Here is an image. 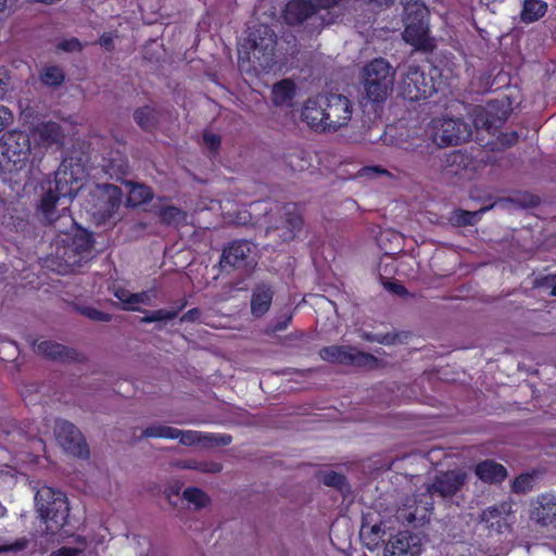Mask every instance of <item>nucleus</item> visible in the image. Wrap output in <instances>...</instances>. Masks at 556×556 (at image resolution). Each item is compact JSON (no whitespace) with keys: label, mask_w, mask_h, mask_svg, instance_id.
I'll list each match as a JSON object with an SVG mask.
<instances>
[{"label":"nucleus","mask_w":556,"mask_h":556,"mask_svg":"<svg viewBox=\"0 0 556 556\" xmlns=\"http://www.w3.org/2000/svg\"><path fill=\"white\" fill-rule=\"evenodd\" d=\"M181 498L187 508L192 510L203 509L211 504L210 495L197 486L186 488L181 493Z\"/></svg>","instance_id":"5701e85b"},{"label":"nucleus","mask_w":556,"mask_h":556,"mask_svg":"<svg viewBox=\"0 0 556 556\" xmlns=\"http://www.w3.org/2000/svg\"><path fill=\"white\" fill-rule=\"evenodd\" d=\"M33 137L40 146L49 147L52 144H61L64 134L58 123L47 122L35 127Z\"/></svg>","instance_id":"a211bd4d"},{"label":"nucleus","mask_w":556,"mask_h":556,"mask_svg":"<svg viewBox=\"0 0 556 556\" xmlns=\"http://www.w3.org/2000/svg\"><path fill=\"white\" fill-rule=\"evenodd\" d=\"M176 428L163 424H153L142 430V438L174 439Z\"/></svg>","instance_id":"2f4dec72"},{"label":"nucleus","mask_w":556,"mask_h":556,"mask_svg":"<svg viewBox=\"0 0 556 556\" xmlns=\"http://www.w3.org/2000/svg\"><path fill=\"white\" fill-rule=\"evenodd\" d=\"M253 245L247 240H236L224 249L220 266L223 269L241 268L252 265Z\"/></svg>","instance_id":"2eb2a0df"},{"label":"nucleus","mask_w":556,"mask_h":556,"mask_svg":"<svg viewBox=\"0 0 556 556\" xmlns=\"http://www.w3.org/2000/svg\"><path fill=\"white\" fill-rule=\"evenodd\" d=\"M174 439L179 440V442L186 446H205V433L195 430H180L176 428V435Z\"/></svg>","instance_id":"7c9ffc66"},{"label":"nucleus","mask_w":556,"mask_h":556,"mask_svg":"<svg viewBox=\"0 0 556 556\" xmlns=\"http://www.w3.org/2000/svg\"><path fill=\"white\" fill-rule=\"evenodd\" d=\"M80 554L81 549L79 548L64 546L53 552L50 556H79Z\"/></svg>","instance_id":"603ef678"},{"label":"nucleus","mask_w":556,"mask_h":556,"mask_svg":"<svg viewBox=\"0 0 556 556\" xmlns=\"http://www.w3.org/2000/svg\"><path fill=\"white\" fill-rule=\"evenodd\" d=\"M185 217V213L176 206H165L160 211V218L166 224H178Z\"/></svg>","instance_id":"e433bc0d"},{"label":"nucleus","mask_w":556,"mask_h":556,"mask_svg":"<svg viewBox=\"0 0 556 556\" xmlns=\"http://www.w3.org/2000/svg\"><path fill=\"white\" fill-rule=\"evenodd\" d=\"M13 122L12 112L4 105H0V132Z\"/></svg>","instance_id":"a18cd8bd"},{"label":"nucleus","mask_w":556,"mask_h":556,"mask_svg":"<svg viewBox=\"0 0 556 556\" xmlns=\"http://www.w3.org/2000/svg\"><path fill=\"white\" fill-rule=\"evenodd\" d=\"M362 338L368 342H377V343H378V340H380L379 334H375V333H370V332H364L362 334Z\"/></svg>","instance_id":"13d9d810"},{"label":"nucleus","mask_w":556,"mask_h":556,"mask_svg":"<svg viewBox=\"0 0 556 556\" xmlns=\"http://www.w3.org/2000/svg\"><path fill=\"white\" fill-rule=\"evenodd\" d=\"M421 553V541L418 535L403 531L393 536L386 545L384 556H418Z\"/></svg>","instance_id":"dca6fc26"},{"label":"nucleus","mask_w":556,"mask_h":556,"mask_svg":"<svg viewBox=\"0 0 556 556\" xmlns=\"http://www.w3.org/2000/svg\"><path fill=\"white\" fill-rule=\"evenodd\" d=\"M538 506L532 516L541 525L545 526L556 519V496L543 494L538 497Z\"/></svg>","instance_id":"412c9836"},{"label":"nucleus","mask_w":556,"mask_h":556,"mask_svg":"<svg viewBox=\"0 0 556 556\" xmlns=\"http://www.w3.org/2000/svg\"><path fill=\"white\" fill-rule=\"evenodd\" d=\"M7 5V0H0V12L4 10Z\"/></svg>","instance_id":"052dcab7"},{"label":"nucleus","mask_w":556,"mask_h":556,"mask_svg":"<svg viewBox=\"0 0 556 556\" xmlns=\"http://www.w3.org/2000/svg\"><path fill=\"white\" fill-rule=\"evenodd\" d=\"M204 142L208 149L216 151L220 144V138L214 134H204Z\"/></svg>","instance_id":"8fccbe9b"},{"label":"nucleus","mask_w":556,"mask_h":556,"mask_svg":"<svg viewBox=\"0 0 556 556\" xmlns=\"http://www.w3.org/2000/svg\"><path fill=\"white\" fill-rule=\"evenodd\" d=\"M534 484V476L531 473H521L518 476L513 484L511 489L515 493H527L532 490Z\"/></svg>","instance_id":"4c0bfd02"},{"label":"nucleus","mask_w":556,"mask_h":556,"mask_svg":"<svg viewBox=\"0 0 556 556\" xmlns=\"http://www.w3.org/2000/svg\"><path fill=\"white\" fill-rule=\"evenodd\" d=\"M501 139L502 140L505 139L506 140L505 143L507 146H511L517 141V135L515 132H513L510 135H503Z\"/></svg>","instance_id":"bf43d9fd"},{"label":"nucleus","mask_w":556,"mask_h":556,"mask_svg":"<svg viewBox=\"0 0 556 556\" xmlns=\"http://www.w3.org/2000/svg\"><path fill=\"white\" fill-rule=\"evenodd\" d=\"M114 294L124 304V307L129 309V305H131L132 293L124 288H117L114 291Z\"/></svg>","instance_id":"de8ad7c7"},{"label":"nucleus","mask_w":556,"mask_h":556,"mask_svg":"<svg viewBox=\"0 0 556 556\" xmlns=\"http://www.w3.org/2000/svg\"><path fill=\"white\" fill-rule=\"evenodd\" d=\"M547 3L542 0H525L520 18L529 24L533 23L545 15Z\"/></svg>","instance_id":"a878e982"},{"label":"nucleus","mask_w":556,"mask_h":556,"mask_svg":"<svg viewBox=\"0 0 556 556\" xmlns=\"http://www.w3.org/2000/svg\"><path fill=\"white\" fill-rule=\"evenodd\" d=\"M379 339L380 340H378V343L390 345L395 342L396 336L391 334V333L379 334Z\"/></svg>","instance_id":"4d7b16f0"},{"label":"nucleus","mask_w":556,"mask_h":556,"mask_svg":"<svg viewBox=\"0 0 556 556\" xmlns=\"http://www.w3.org/2000/svg\"><path fill=\"white\" fill-rule=\"evenodd\" d=\"M511 513L513 504L510 502H503L483 510L481 514V520L493 527L494 525L500 523L501 519H505Z\"/></svg>","instance_id":"bb28decb"},{"label":"nucleus","mask_w":556,"mask_h":556,"mask_svg":"<svg viewBox=\"0 0 556 556\" xmlns=\"http://www.w3.org/2000/svg\"><path fill=\"white\" fill-rule=\"evenodd\" d=\"M200 315L201 312L199 308H192L181 316L180 321H195L199 319Z\"/></svg>","instance_id":"5fc2aeb1"},{"label":"nucleus","mask_w":556,"mask_h":556,"mask_svg":"<svg viewBox=\"0 0 556 556\" xmlns=\"http://www.w3.org/2000/svg\"><path fill=\"white\" fill-rule=\"evenodd\" d=\"M232 442V438L229 434H213L205 433V446L208 445H229Z\"/></svg>","instance_id":"79ce46f5"},{"label":"nucleus","mask_w":556,"mask_h":556,"mask_svg":"<svg viewBox=\"0 0 556 556\" xmlns=\"http://www.w3.org/2000/svg\"><path fill=\"white\" fill-rule=\"evenodd\" d=\"M56 441L64 451L77 456L87 457L88 447L78 428L70 421L58 420L54 427Z\"/></svg>","instance_id":"4468645a"},{"label":"nucleus","mask_w":556,"mask_h":556,"mask_svg":"<svg viewBox=\"0 0 556 556\" xmlns=\"http://www.w3.org/2000/svg\"><path fill=\"white\" fill-rule=\"evenodd\" d=\"M475 473L485 483H500L506 476L507 471L504 466L494 460H483L476 466Z\"/></svg>","instance_id":"aec40b11"},{"label":"nucleus","mask_w":556,"mask_h":556,"mask_svg":"<svg viewBox=\"0 0 556 556\" xmlns=\"http://www.w3.org/2000/svg\"><path fill=\"white\" fill-rule=\"evenodd\" d=\"M277 43L275 33L266 25H260L254 29L245 42L242 45L239 53L244 51L247 60L257 63L263 70H271L274 65V52Z\"/></svg>","instance_id":"1a4fd4ad"},{"label":"nucleus","mask_w":556,"mask_h":556,"mask_svg":"<svg viewBox=\"0 0 556 556\" xmlns=\"http://www.w3.org/2000/svg\"><path fill=\"white\" fill-rule=\"evenodd\" d=\"M271 96L276 105H289L294 96V84L289 79L277 83L273 87Z\"/></svg>","instance_id":"cd10ccee"},{"label":"nucleus","mask_w":556,"mask_h":556,"mask_svg":"<svg viewBox=\"0 0 556 556\" xmlns=\"http://www.w3.org/2000/svg\"><path fill=\"white\" fill-rule=\"evenodd\" d=\"M61 243L55 254L70 270L83 267L94 256L91 235L85 230L76 229L74 233H65Z\"/></svg>","instance_id":"0eeeda50"},{"label":"nucleus","mask_w":556,"mask_h":556,"mask_svg":"<svg viewBox=\"0 0 556 556\" xmlns=\"http://www.w3.org/2000/svg\"><path fill=\"white\" fill-rule=\"evenodd\" d=\"M273 295V290L265 285L254 289L251 298V313L254 317H262L269 309Z\"/></svg>","instance_id":"4be33fe9"},{"label":"nucleus","mask_w":556,"mask_h":556,"mask_svg":"<svg viewBox=\"0 0 556 556\" xmlns=\"http://www.w3.org/2000/svg\"><path fill=\"white\" fill-rule=\"evenodd\" d=\"M433 76L418 65L409 64L400 72L399 94L408 101L426 100L435 92Z\"/></svg>","instance_id":"6e6552de"},{"label":"nucleus","mask_w":556,"mask_h":556,"mask_svg":"<svg viewBox=\"0 0 556 556\" xmlns=\"http://www.w3.org/2000/svg\"><path fill=\"white\" fill-rule=\"evenodd\" d=\"M405 22L412 21H427L428 9L420 0H407L404 5Z\"/></svg>","instance_id":"c756f323"},{"label":"nucleus","mask_w":556,"mask_h":556,"mask_svg":"<svg viewBox=\"0 0 556 556\" xmlns=\"http://www.w3.org/2000/svg\"><path fill=\"white\" fill-rule=\"evenodd\" d=\"M409 509L413 507L410 504H409V501H407V504H405Z\"/></svg>","instance_id":"0e129e2a"},{"label":"nucleus","mask_w":556,"mask_h":556,"mask_svg":"<svg viewBox=\"0 0 556 556\" xmlns=\"http://www.w3.org/2000/svg\"><path fill=\"white\" fill-rule=\"evenodd\" d=\"M266 235L279 231L278 237L282 241H290L302 227V217L294 204L270 205L265 210Z\"/></svg>","instance_id":"9d476101"},{"label":"nucleus","mask_w":556,"mask_h":556,"mask_svg":"<svg viewBox=\"0 0 556 556\" xmlns=\"http://www.w3.org/2000/svg\"><path fill=\"white\" fill-rule=\"evenodd\" d=\"M30 157V139L22 131H12L0 140V172L16 173L27 167Z\"/></svg>","instance_id":"423d86ee"},{"label":"nucleus","mask_w":556,"mask_h":556,"mask_svg":"<svg viewBox=\"0 0 556 556\" xmlns=\"http://www.w3.org/2000/svg\"><path fill=\"white\" fill-rule=\"evenodd\" d=\"M155 298L156 293L154 289L132 293L129 311L138 309L139 305H151Z\"/></svg>","instance_id":"c9c22d12"},{"label":"nucleus","mask_w":556,"mask_h":556,"mask_svg":"<svg viewBox=\"0 0 556 556\" xmlns=\"http://www.w3.org/2000/svg\"><path fill=\"white\" fill-rule=\"evenodd\" d=\"M83 314L88 318L98 321H109L111 319V316L109 314L98 311L93 307H85L83 309Z\"/></svg>","instance_id":"c03bdc74"},{"label":"nucleus","mask_w":556,"mask_h":556,"mask_svg":"<svg viewBox=\"0 0 556 556\" xmlns=\"http://www.w3.org/2000/svg\"><path fill=\"white\" fill-rule=\"evenodd\" d=\"M59 48L66 52H74L79 51L81 49V45L78 39L72 38L60 42Z\"/></svg>","instance_id":"09e8293b"},{"label":"nucleus","mask_w":556,"mask_h":556,"mask_svg":"<svg viewBox=\"0 0 556 556\" xmlns=\"http://www.w3.org/2000/svg\"><path fill=\"white\" fill-rule=\"evenodd\" d=\"M152 199V192L150 188L143 185H132L128 193V204L131 206L140 205Z\"/></svg>","instance_id":"473e14b6"},{"label":"nucleus","mask_w":556,"mask_h":556,"mask_svg":"<svg viewBox=\"0 0 556 556\" xmlns=\"http://www.w3.org/2000/svg\"><path fill=\"white\" fill-rule=\"evenodd\" d=\"M403 39L415 47L416 49L428 50L431 43L428 36L427 21H412L405 22V29L403 31Z\"/></svg>","instance_id":"f3484780"},{"label":"nucleus","mask_w":556,"mask_h":556,"mask_svg":"<svg viewBox=\"0 0 556 556\" xmlns=\"http://www.w3.org/2000/svg\"><path fill=\"white\" fill-rule=\"evenodd\" d=\"M473 123L476 128L485 129L488 132L494 131L502 125V118H495L492 114V108H477L473 111Z\"/></svg>","instance_id":"b1692460"},{"label":"nucleus","mask_w":556,"mask_h":556,"mask_svg":"<svg viewBox=\"0 0 556 556\" xmlns=\"http://www.w3.org/2000/svg\"><path fill=\"white\" fill-rule=\"evenodd\" d=\"M83 168L72 162H63L55 172L54 177V189L49 187L48 191L41 199L40 208L46 218L50 224H53L59 218H65L72 223L70 216L65 214L55 215L54 207L61 199H73L79 191L81 185Z\"/></svg>","instance_id":"f03ea898"},{"label":"nucleus","mask_w":556,"mask_h":556,"mask_svg":"<svg viewBox=\"0 0 556 556\" xmlns=\"http://www.w3.org/2000/svg\"><path fill=\"white\" fill-rule=\"evenodd\" d=\"M404 130L399 127H389L388 130L384 132L383 141L387 144H394L396 147L407 149L405 147V139H403Z\"/></svg>","instance_id":"58836bf2"},{"label":"nucleus","mask_w":556,"mask_h":556,"mask_svg":"<svg viewBox=\"0 0 556 556\" xmlns=\"http://www.w3.org/2000/svg\"><path fill=\"white\" fill-rule=\"evenodd\" d=\"M353 112L354 104L348 97L330 93L308 99L302 109L301 117L315 131L336 132L349 125Z\"/></svg>","instance_id":"f257e3e1"},{"label":"nucleus","mask_w":556,"mask_h":556,"mask_svg":"<svg viewBox=\"0 0 556 556\" xmlns=\"http://www.w3.org/2000/svg\"><path fill=\"white\" fill-rule=\"evenodd\" d=\"M371 531H372L374 533H376V534H377V533H379V531H380V526H374V527L371 528Z\"/></svg>","instance_id":"680f3d73"},{"label":"nucleus","mask_w":556,"mask_h":556,"mask_svg":"<svg viewBox=\"0 0 556 556\" xmlns=\"http://www.w3.org/2000/svg\"><path fill=\"white\" fill-rule=\"evenodd\" d=\"M534 285L538 288L548 291L551 295L556 296V274L538 278Z\"/></svg>","instance_id":"a19ab883"},{"label":"nucleus","mask_w":556,"mask_h":556,"mask_svg":"<svg viewBox=\"0 0 556 556\" xmlns=\"http://www.w3.org/2000/svg\"><path fill=\"white\" fill-rule=\"evenodd\" d=\"M321 359L348 366L376 368L379 361L376 356L369 353L362 352L351 345H330L325 346L319 351Z\"/></svg>","instance_id":"ddd939ff"},{"label":"nucleus","mask_w":556,"mask_h":556,"mask_svg":"<svg viewBox=\"0 0 556 556\" xmlns=\"http://www.w3.org/2000/svg\"><path fill=\"white\" fill-rule=\"evenodd\" d=\"M99 42L102 47H104L106 50H111L112 49V46H113V36L112 34H103L100 39H99Z\"/></svg>","instance_id":"6e6d98bb"},{"label":"nucleus","mask_w":556,"mask_h":556,"mask_svg":"<svg viewBox=\"0 0 556 556\" xmlns=\"http://www.w3.org/2000/svg\"><path fill=\"white\" fill-rule=\"evenodd\" d=\"M178 314V311H169V309H157L151 312L149 315L142 318L144 323H153V321H163V320H172Z\"/></svg>","instance_id":"ea45409f"},{"label":"nucleus","mask_w":556,"mask_h":556,"mask_svg":"<svg viewBox=\"0 0 556 556\" xmlns=\"http://www.w3.org/2000/svg\"><path fill=\"white\" fill-rule=\"evenodd\" d=\"M134 118L142 129L150 130L156 126L159 113L152 106L146 105L135 111Z\"/></svg>","instance_id":"c85d7f7f"},{"label":"nucleus","mask_w":556,"mask_h":556,"mask_svg":"<svg viewBox=\"0 0 556 556\" xmlns=\"http://www.w3.org/2000/svg\"><path fill=\"white\" fill-rule=\"evenodd\" d=\"M35 501L40 518L47 523V531L54 532L65 525L70 508L62 491L42 486L37 491Z\"/></svg>","instance_id":"39448f33"},{"label":"nucleus","mask_w":556,"mask_h":556,"mask_svg":"<svg viewBox=\"0 0 556 556\" xmlns=\"http://www.w3.org/2000/svg\"><path fill=\"white\" fill-rule=\"evenodd\" d=\"M403 290V287L400 286V285H396L395 288H394V291L400 293L401 291Z\"/></svg>","instance_id":"e2e57ef3"},{"label":"nucleus","mask_w":556,"mask_h":556,"mask_svg":"<svg viewBox=\"0 0 556 556\" xmlns=\"http://www.w3.org/2000/svg\"><path fill=\"white\" fill-rule=\"evenodd\" d=\"M468 479V473L463 469H453L438 473L432 483L427 485L426 493L418 501L414 511H408L405 518L410 522L416 519H425L427 513L433 507L431 495L437 493L442 497L455 495Z\"/></svg>","instance_id":"20e7f679"},{"label":"nucleus","mask_w":556,"mask_h":556,"mask_svg":"<svg viewBox=\"0 0 556 556\" xmlns=\"http://www.w3.org/2000/svg\"><path fill=\"white\" fill-rule=\"evenodd\" d=\"M433 142L440 147L459 144L470 139L471 126L462 118L437 117L428 125Z\"/></svg>","instance_id":"f8f14e48"},{"label":"nucleus","mask_w":556,"mask_h":556,"mask_svg":"<svg viewBox=\"0 0 556 556\" xmlns=\"http://www.w3.org/2000/svg\"><path fill=\"white\" fill-rule=\"evenodd\" d=\"M291 321V315H288L283 318V320L281 321H278L277 324L268 327V329L266 330L267 333H275V332H278V331H282L285 330L289 323Z\"/></svg>","instance_id":"864d4df0"},{"label":"nucleus","mask_w":556,"mask_h":556,"mask_svg":"<svg viewBox=\"0 0 556 556\" xmlns=\"http://www.w3.org/2000/svg\"><path fill=\"white\" fill-rule=\"evenodd\" d=\"M180 469H191L203 473H218L223 470V465L214 460L206 459H185L176 463Z\"/></svg>","instance_id":"393cba45"},{"label":"nucleus","mask_w":556,"mask_h":556,"mask_svg":"<svg viewBox=\"0 0 556 556\" xmlns=\"http://www.w3.org/2000/svg\"><path fill=\"white\" fill-rule=\"evenodd\" d=\"M40 79L47 86H59L64 81V73L59 66H48L41 72Z\"/></svg>","instance_id":"72a5a7b5"},{"label":"nucleus","mask_w":556,"mask_h":556,"mask_svg":"<svg viewBox=\"0 0 556 556\" xmlns=\"http://www.w3.org/2000/svg\"><path fill=\"white\" fill-rule=\"evenodd\" d=\"M34 350L36 353L55 361H72L76 357L73 350L48 340L34 343Z\"/></svg>","instance_id":"6ab92c4d"},{"label":"nucleus","mask_w":556,"mask_h":556,"mask_svg":"<svg viewBox=\"0 0 556 556\" xmlns=\"http://www.w3.org/2000/svg\"><path fill=\"white\" fill-rule=\"evenodd\" d=\"M9 84H10V77L7 73V71L2 67H0V99H2L7 91H8V88H9Z\"/></svg>","instance_id":"3c124183"},{"label":"nucleus","mask_w":556,"mask_h":556,"mask_svg":"<svg viewBox=\"0 0 556 556\" xmlns=\"http://www.w3.org/2000/svg\"><path fill=\"white\" fill-rule=\"evenodd\" d=\"M395 73L383 58L368 62L361 72L363 99L372 104L383 103L393 90Z\"/></svg>","instance_id":"7ed1b4c3"},{"label":"nucleus","mask_w":556,"mask_h":556,"mask_svg":"<svg viewBox=\"0 0 556 556\" xmlns=\"http://www.w3.org/2000/svg\"><path fill=\"white\" fill-rule=\"evenodd\" d=\"M122 203V191L117 186L97 185L89 193L88 212L98 224L114 217Z\"/></svg>","instance_id":"9b49d317"},{"label":"nucleus","mask_w":556,"mask_h":556,"mask_svg":"<svg viewBox=\"0 0 556 556\" xmlns=\"http://www.w3.org/2000/svg\"><path fill=\"white\" fill-rule=\"evenodd\" d=\"M451 164V174L459 175L462 177L466 176V166L469 162L467 155L460 152H453L447 160Z\"/></svg>","instance_id":"f704fd0d"},{"label":"nucleus","mask_w":556,"mask_h":556,"mask_svg":"<svg viewBox=\"0 0 556 556\" xmlns=\"http://www.w3.org/2000/svg\"><path fill=\"white\" fill-rule=\"evenodd\" d=\"M321 481L326 485L340 488L344 483V477L334 471H327L321 476Z\"/></svg>","instance_id":"37998d69"},{"label":"nucleus","mask_w":556,"mask_h":556,"mask_svg":"<svg viewBox=\"0 0 556 556\" xmlns=\"http://www.w3.org/2000/svg\"><path fill=\"white\" fill-rule=\"evenodd\" d=\"M484 210H482V212ZM480 213H481V211H480ZM478 214H479V212H475V213L465 212V211L457 212L456 213V222L458 224H463V225H470L476 220Z\"/></svg>","instance_id":"49530a36"}]
</instances>
